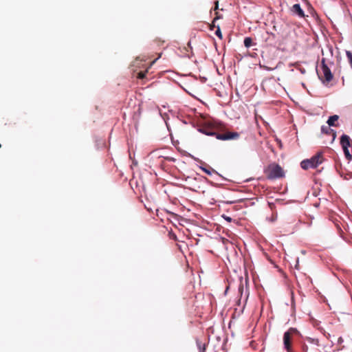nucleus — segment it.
Instances as JSON below:
<instances>
[{"label": "nucleus", "instance_id": "1", "mask_svg": "<svg viewBox=\"0 0 352 352\" xmlns=\"http://www.w3.org/2000/svg\"><path fill=\"white\" fill-rule=\"evenodd\" d=\"M209 129L204 130V133L208 135L215 136L217 139L220 140H236L239 138V133L237 132L227 131L220 133L218 131H224V126L222 123L213 121L208 123Z\"/></svg>", "mask_w": 352, "mask_h": 352}, {"label": "nucleus", "instance_id": "2", "mask_svg": "<svg viewBox=\"0 0 352 352\" xmlns=\"http://www.w3.org/2000/svg\"><path fill=\"white\" fill-rule=\"evenodd\" d=\"M323 162V157L320 153L314 155L310 159L304 160L300 163L302 169L315 168L321 164Z\"/></svg>", "mask_w": 352, "mask_h": 352}, {"label": "nucleus", "instance_id": "3", "mask_svg": "<svg viewBox=\"0 0 352 352\" xmlns=\"http://www.w3.org/2000/svg\"><path fill=\"white\" fill-rule=\"evenodd\" d=\"M267 171V177L269 179H277L285 177V171L283 169L280 165L275 163L270 164Z\"/></svg>", "mask_w": 352, "mask_h": 352}, {"label": "nucleus", "instance_id": "4", "mask_svg": "<svg viewBox=\"0 0 352 352\" xmlns=\"http://www.w3.org/2000/svg\"><path fill=\"white\" fill-rule=\"evenodd\" d=\"M340 144L343 149L344 153L347 159L351 158V155L349 152V147L351 146V139L347 135L343 134L340 137Z\"/></svg>", "mask_w": 352, "mask_h": 352}, {"label": "nucleus", "instance_id": "5", "mask_svg": "<svg viewBox=\"0 0 352 352\" xmlns=\"http://www.w3.org/2000/svg\"><path fill=\"white\" fill-rule=\"evenodd\" d=\"M318 74L319 76L322 74L327 82L331 81L333 78V75L331 74V69L325 63L324 58H322L321 60L320 70L318 72Z\"/></svg>", "mask_w": 352, "mask_h": 352}, {"label": "nucleus", "instance_id": "6", "mask_svg": "<svg viewBox=\"0 0 352 352\" xmlns=\"http://www.w3.org/2000/svg\"><path fill=\"white\" fill-rule=\"evenodd\" d=\"M291 331H294V329H292L290 331L285 332L283 336L284 348L287 350V352H292L290 336Z\"/></svg>", "mask_w": 352, "mask_h": 352}, {"label": "nucleus", "instance_id": "7", "mask_svg": "<svg viewBox=\"0 0 352 352\" xmlns=\"http://www.w3.org/2000/svg\"><path fill=\"white\" fill-rule=\"evenodd\" d=\"M291 10L294 14L298 16L300 18H303L305 16L304 11L298 3L294 4L292 6Z\"/></svg>", "mask_w": 352, "mask_h": 352}, {"label": "nucleus", "instance_id": "8", "mask_svg": "<svg viewBox=\"0 0 352 352\" xmlns=\"http://www.w3.org/2000/svg\"><path fill=\"white\" fill-rule=\"evenodd\" d=\"M254 114H255V120H256L257 126H258V129H260L259 122L261 121L263 124L264 123L263 117L258 114V110H256V109L255 110ZM258 133L260 134V135H261V131L260 130H258Z\"/></svg>", "mask_w": 352, "mask_h": 352}, {"label": "nucleus", "instance_id": "9", "mask_svg": "<svg viewBox=\"0 0 352 352\" xmlns=\"http://www.w3.org/2000/svg\"><path fill=\"white\" fill-rule=\"evenodd\" d=\"M338 118L339 117L337 115L330 116L327 120L329 126H336L335 122L338 120Z\"/></svg>", "mask_w": 352, "mask_h": 352}, {"label": "nucleus", "instance_id": "10", "mask_svg": "<svg viewBox=\"0 0 352 352\" xmlns=\"http://www.w3.org/2000/svg\"><path fill=\"white\" fill-rule=\"evenodd\" d=\"M252 40L251 38L247 37L245 38L244 45L246 47H250L252 45Z\"/></svg>", "mask_w": 352, "mask_h": 352}, {"label": "nucleus", "instance_id": "11", "mask_svg": "<svg viewBox=\"0 0 352 352\" xmlns=\"http://www.w3.org/2000/svg\"><path fill=\"white\" fill-rule=\"evenodd\" d=\"M201 168L203 171L209 175H212V173L215 172V170L210 167H209V168L201 167Z\"/></svg>", "mask_w": 352, "mask_h": 352}, {"label": "nucleus", "instance_id": "12", "mask_svg": "<svg viewBox=\"0 0 352 352\" xmlns=\"http://www.w3.org/2000/svg\"><path fill=\"white\" fill-rule=\"evenodd\" d=\"M346 55L347 58L349 59V61L350 63L351 67L352 68V53L349 51L346 52Z\"/></svg>", "mask_w": 352, "mask_h": 352}, {"label": "nucleus", "instance_id": "13", "mask_svg": "<svg viewBox=\"0 0 352 352\" xmlns=\"http://www.w3.org/2000/svg\"><path fill=\"white\" fill-rule=\"evenodd\" d=\"M215 34L220 38V39H222L223 38V35H222V33H221V31L220 30V28L219 26H217V30L215 31Z\"/></svg>", "mask_w": 352, "mask_h": 352}, {"label": "nucleus", "instance_id": "14", "mask_svg": "<svg viewBox=\"0 0 352 352\" xmlns=\"http://www.w3.org/2000/svg\"><path fill=\"white\" fill-rule=\"evenodd\" d=\"M147 72H140L138 74V78H140V79H143L145 78L146 76V74Z\"/></svg>", "mask_w": 352, "mask_h": 352}, {"label": "nucleus", "instance_id": "15", "mask_svg": "<svg viewBox=\"0 0 352 352\" xmlns=\"http://www.w3.org/2000/svg\"><path fill=\"white\" fill-rule=\"evenodd\" d=\"M307 340L309 342L314 343V344H316L317 345L318 344V340H317V339H314V338H308Z\"/></svg>", "mask_w": 352, "mask_h": 352}, {"label": "nucleus", "instance_id": "16", "mask_svg": "<svg viewBox=\"0 0 352 352\" xmlns=\"http://www.w3.org/2000/svg\"><path fill=\"white\" fill-rule=\"evenodd\" d=\"M197 344H198V346H199V352H204V351H205L204 345L202 346L201 343H200V342H198Z\"/></svg>", "mask_w": 352, "mask_h": 352}, {"label": "nucleus", "instance_id": "17", "mask_svg": "<svg viewBox=\"0 0 352 352\" xmlns=\"http://www.w3.org/2000/svg\"><path fill=\"white\" fill-rule=\"evenodd\" d=\"M215 17L214 19V21H215L217 19H219L221 18V15H219V13L217 12H215Z\"/></svg>", "mask_w": 352, "mask_h": 352}, {"label": "nucleus", "instance_id": "18", "mask_svg": "<svg viewBox=\"0 0 352 352\" xmlns=\"http://www.w3.org/2000/svg\"><path fill=\"white\" fill-rule=\"evenodd\" d=\"M214 5H215V6H214V11H217L219 9V1H215Z\"/></svg>", "mask_w": 352, "mask_h": 352}, {"label": "nucleus", "instance_id": "19", "mask_svg": "<svg viewBox=\"0 0 352 352\" xmlns=\"http://www.w3.org/2000/svg\"><path fill=\"white\" fill-rule=\"evenodd\" d=\"M214 20L212 21V23L210 25V30H212L214 29V28L215 27V25H214Z\"/></svg>", "mask_w": 352, "mask_h": 352}, {"label": "nucleus", "instance_id": "20", "mask_svg": "<svg viewBox=\"0 0 352 352\" xmlns=\"http://www.w3.org/2000/svg\"><path fill=\"white\" fill-rule=\"evenodd\" d=\"M276 218V216H273V217L272 219H270L269 221L273 222Z\"/></svg>", "mask_w": 352, "mask_h": 352}, {"label": "nucleus", "instance_id": "21", "mask_svg": "<svg viewBox=\"0 0 352 352\" xmlns=\"http://www.w3.org/2000/svg\"><path fill=\"white\" fill-rule=\"evenodd\" d=\"M243 289V286L239 287V292H241Z\"/></svg>", "mask_w": 352, "mask_h": 352}, {"label": "nucleus", "instance_id": "22", "mask_svg": "<svg viewBox=\"0 0 352 352\" xmlns=\"http://www.w3.org/2000/svg\"><path fill=\"white\" fill-rule=\"evenodd\" d=\"M226 219H227L228 221H231V218H230V217H228V218H226Z\"/></svg>", "mask_w": 352, "mask_h": 352}, {"label": "nucleus", "instance_id": "23", "mask_svg": "<svg viewBox=\"0 0 352 352\" xmlns=\"http://www.w3.org/2000/svg\"><path fill=\"white\" fill-rule=\"evenodd\" d=\"M279 146H281V142L278 141Z\"/></svg>", "mask_w": 352, "mask_h": 352}, {"label": "nucleus", "instance_id": "24", "mask_svg": "<svg viewBox=\"0 0 352 352\" xmlns=\"http://www.w3.org/2000/svg\"><path fill=\"white\" fill-rule=\"evenodd\" d=\"M339 341H340V342H342V338H339Z\"/></svg>", "mask_w": 352, "mask_h": 352}, {"label": "nucleus", "instance_id": "25", "mask_svg": "<svg viewBox=\"0 0 352 352\" xmlns=\"http://www.w3.org/2000/svg\"><path fill=\"white\" fill-rule=\"evenodd\" d=\"M1 147V144H0V148Z\"/></svg>", "mask_w": 352, "mask_h": 352}]
</instances>
